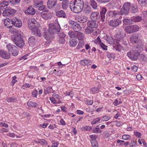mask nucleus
<instances>
[{
  "mask_svg": "<svg viewBox=\"0 0 147 147\" xmlns=\"http://www.w3.org/2000/svg\"><path fill=\"white\" fill-rule=\"evenodd\" d=\"M143 45L142 44H139L136 45L135 47L127 52V55L128 58L133 61H136L140 55V53L142 51Z\"/></svg>",
  "mask_w": 147,
  "mask_h": 147,
  "instance_id": "nucleus-1",
  "label": "nucleus"
},
{
  "mask_svg": "<svg viewBox=\"0 0 147 147\" xmlns=\"http://www.w3.org/2000/svg\"><path fill=\"white\" fill-rule=\"evenodd\" d=\"M69 7L71 11L75 13L81 12L84 7V2L81 0H75L69 3Z\"/></svg>",
  "mask_w": 147,
  "mask_h": 147,
  "instance_id": "nucleus-2",
  "label": "nucleus"
},
{
  "mask_svg": "<svg viewBox=\"0 0 147 147\" xmlns=\"http://www.w3.org/2000/svg\"><path fill=\"white\" fill-rule=\"evenodd\" d=\"M107 11L106 7H102L100 9V15L99 13L97 12H93L91 14L90 18L91 20L96 21H98L100 17V20L102 22H105V14Z\"/></svg>",
  "mask_w": 147,
  "mask_h": 147,
  "instance_id": "nucleus-3",
  "label": "nucleus"
},
{
  "mask_svg": "<svg viewBox=\"0 0 147 147\" xmlns=\"http://www.w3.org/2000/svg\"><path fill=\"white\" fill-rule=\"evenodd\" d=\"M11 38L13 42L18 47L22 48L24 45V41L20 34L13 35Z\"/></svg>",
  "mask_w": 147,
  "mask_h": 147,
  "instance_id": "nucleus-4",
  "label": "nucleus"
},
{
  "mask_svg": "<svg viewBox=\"0 0 147 147\" xmlns=\"http://www.w3.org/2000/svg\"><path fill=\"white\" fill-rule=\"evenodd\" d=\"M49 32L51 34H57L60 31V27L58 22L49 25Z\"/></svg>",
  "mask_w": 147,
  "mask_h": 147,
  "instance_id": "nucleus-5",
  "label": "nucleus"
},
{
  "mask_svg": "<svg viewBox=\"0 0 147 147\" xmlns=\"http://www.w3.org/2000/svg\"><path fill=\"white\" fill-rule=\"evenodd\" d=\"M8 52L11 55L14 56H17L19 53V50L18 47L15 45L8 44L6 46Z\"/></svg>",
  "mask_w": 147,
  "mask_h": 147,
  "instance_id": "nucleus-6",
  "label": "nucleus"
},
{
  "mask_svg": "<svg viewBox=\"0 0 147 147\" xmlns=\"http://www.w3.org/2000/svg\"><path fill=\"white\" fill-rule=\"evenodd\" d=\"M130 6L131 3L130 2L125 3L119 12L120 15L125 16L127 15L130 11Z\"/></svg>",
  "mask_w": 147,
  "mask_h": 147,
  "instance_id": "nucleus-7",
  "label": "nucleus"
},
{
  "mask_svg": "<svg viewBox=\"0 0 147 147\" xmlns=\"http://www.w3.org/2000/svg\"><path fill=\"white\" fill-rule=\"evenodd\" d=\"M69 23L71 28L76 32H78L81 29L80 25L76 22L70 20L69 21Z\"/></svg>",
  "mask_w": 147,
  "mask_h": 147,
  "instance_id": "nucleus-8",
  "label": "nucleus"
},
{
  "mask_svg": "<svg viewBox=\"0 0 147 147\" xmlns=\"http://www.w3.org/2000/svg\"><path fill=\"white\" fill-rule=\"evenodd\" d=\"M39 26V24L35 19H29L28 20V27L30 30H31Z\"/></svg>",
  "mask_w": 147,
  "mask_h": 147,
  "instance_id": "nucleus-9",
  "label": "nucleus"
},
{
  "mask_svg": "<svg viewBox=\"0 0 147 147\" xmlns=\"http://www.w3.org/2000/svg\"><path fill=\"white\" fill-rule=\"evenodd\" d=\"M119 33L115 35V37L116 39V42H119L120 40L123 39L124 37L126 36V34L124 31L121 28H119Z\"/></svg>",
  "mask_w": 147,
  "mask_h": 147,
  "instance_id": "nucleus-10",
  "label": "nucleus"
},
{
  "mask_svg": "<svg viewBox=\"0 0 147 147\" xmlns=\"http://www.w3.org/2000/svg\"><path fill=\"white\" fill-rule=\"evenodd\" d=\"M16 11L15 9L9 7L3 12V16L7 18L13 15Z\"/></svg>",
  "mask_w": 147,
  "mask_h": 147,
  "instance_id": "nucleus-11",
  "label": "nucleus"
},
{
  "mask_svg": "<svg viewBox=\"0 0 147 147\" xmlns=\"http://www.w3.org/2000/svg\"><path fill=\"white\" fill-rule=\"evenodd\" d=\"M139 29V26L135 25L126 26L125 28V30L128 33H131L138 31Z\"/></svg>",
  "mask_w": 147,
  "mask_h": 147,
  "instance_id": "nucleus-12",
  "label": "nucleus"
},
{
  "mask_svg": "<svg viewBox=\"0 0 147 147\" xmlns=\"http://www.w3.org/2000/svg\"><path fill=\"white\" fill-rule=\"evenodd\" d=\"M120 15L119 11H108L107 13V18L109 19L118 17Z\"/></svg>",
  "mask_w": 147,
  "mask_h": 147,
  "instance_id": "nucleus-13",
  "label": "nucleus"
},
{
  "mask_svg": "<svg viewBox=\"0 0 147 147\" xmlns=\"http://www.w3.org/2000/svg\"><path fill=\"white\" fill-rule=\"evenodd\" d=\"M26 15L29 16L34 15L36 13V10L33 5H30L25 11Z\"/></svg>",
  "mask_w": 147,
  "mask_h": 147,
  "instance_id": "nucleus-14",
  "label": "nucleus"
},
{
  "mask_svg": "<svg viewBox=\"0 0 147 147\" xmlns=\"http://www.w3.org/2000/svg\"><path fill=\"white\" fill-rule=\"evenodd\" d=\"M121 23V21L118 19L111 20L108 22V24L113 27L117 26L119 25Z\"/></svg>",
  "mask_w": 147,
  "mask_h": 147,
  "instance_id": "nucleus-15",
  "label": "nucleus"
},
{
  "mask_svg": "<svg viewBox=\"0 0 147 147\" xmlns=\"http://www.w3.org/2000/svg\"><path fill=\"white\" fill-rule=\"evenodd\" d=\"M40 15L42 18L47 20L51 18L52 17L51 14L49 12L48 10L43 11L41 13Z\"/></svg>",
  "mask_w": 147,
  "mask_h": 147,
  "instance_id": "nucleus-16",
  "label": "nucleus"
},
{
  "mask_svg": "<svg viewBox=\"0 0 147 147\" xmlns=\"http://www.w3.org/2000/svg\"><path fill=\"white\" fill-rule=\"evenodd\" d=\"M13 26L20 28L22 26V22L21 20L16 17H15L12 19Z\"/></svg>",
  "mask_w": 147,
  "mask_h": 147,
  "instance_id": "nucleus-17",
  "label": "nucleus"
},
{
  "mask_svg": "<svg viewBox=\"0 0 147 147\" xmlns=\"http://www.w3.org/2000/svg\"><path fill=\"white\" fill-rule=\"evenodd\" d=\"M57 3V0H48L47 7L50 9H54Z\"/></svg>",
  "mask_w": 147,
  "mask_h": 147,
  "instance_id": "nucleus-18",
  "label": "nucleus"
},
{
  "mask_svg": "<svg viewBox=\"0 0 147 147\" xmlns=\"http://www.w3.org/2000/svg\"><path fill=\"white\" fill-rule=\"evenodd\" d=\"M55 11L56 13V16L59 18H67L65 12L63 10L57 11L56 7L55 8Z\"/></svg>",
  "mask_w": 147,
  "mask_h": 147,
  "instance_id": "nucleus-19",
  "label": "nucleus"
},
{
  "mask_svg": "<svg viewBox=\"0 0 147 147\" xmlns=\"http://www.w3.org/2000/svg\"><path fill=\"white\" fill-rule=\"evenodd\" d=\"M87 25L94 29H96L98 26V24L94 20H89L87 22Z\"/></svg>",
  "mask_w": 147,
  "mask_h": 147,
  "instance_id": "nucleus-20",
  "label": "nucleus"
},
{
  "mask_svg": "<svg viewBox=\"0 0 147 147\" xmlns=\"http://www.w3.org/2000/svg\"><path fill=\"white\" fill-rule=\"evenodd\" d=\"M85 33L87 34H89L91 33H92L94 35H97V33L96 29H94L92 28L87 26L85 30Z\"/></svg>",
  "mask_w": 147,
  "mask_h": 147,
  "instance_id": "nucleus-21",
  "label": "nucleus"
},
{
  "mask_svg": "<svg viewBox=\"0 0 147 147\" xmlns=\"http://www.w3.org/2000/svg\"><path fill=\"white\" fill-rule=\"evenodd\" d=\"M0 56L6 59H9L10 58V55L9 53L3 50H0Z\"/></svg>",
  "mask_w": 147,
  "mask_h": 147,
  "instance_id": "nucleus-22",
  "label": "nucleus"
},
{
  "mask_svg": "<svg viewBox=\"0 0 147 147\" xmlns=\"http://www.w3.org/2000/svg\"><path fill=\"white\" fill-rule=\"evenodd\" d=\"M139 34H133L130 36V40L132 44L137 43L138 42Z\"/></svg>",
  "mask_w": 147,
  "mask_h": 147,
  "instance_id": "nucleus-23",
  "label": "nucleus"
},
{
  "mask_svg": "<svg viewBox=\"0 0 147 147\" xmlns=\"http://www.w3.org/2000/svg\"><path fill=\"white\" fill-rule=\"evenodd\" d=\"M12 21V19H6L4 21V25L7 28L11 27L13 26Z\"/></svg>",
  "mask_w": 147,
  "mask_h": 147,
  "instance_id": "nucleus-24",
  "label": "nucleus"
},
{
  "mask_svg": "<svg viewBox=\"0 0 147 147\" xmlns=\"http://www.w3.org/2000/svg\"><path fill=\"white\" fill-rule=\"evenodd\" d=\"M38 27L35 28L31 30L32 32V34L36 36L40 37L41 36V34L40 33V30L38 28Z\"/></svg>",
  "mask_w": 147,
  "mask_h": 147,
  "instance_id": "nucleus-25",
  "label": "nucleus"
},
{
  "mask_svg": "<svg viewBox=\"0 0 147 147\" xmlns=\"http://www.w3.org/2000/svg\"><path fill=\"white\" fill-rule=\"evenodd\" d=\"M59 43L61 44H64L65 42V34L62 32L59 33Z\"/></svg>",
  "mask_w": 147,
  "mask_h": 147,
  "instance_id": "nucleus-26",
  "label": "nucleus"
},
{
  "mask_svg": "<svg viewBox=\"0 0 147 147\" xmlns=\"http://www.w3.org/2000/svg\"><path fill=\"white\" fill-rule=\"evenodd\" d=\"M9 5V2L6 1H3L0 2V9H5L7 7V6Z\"/></svg>",
  "mask_w": 147,
  "mask_h": 147,
  "instance_id": "nucleus-27",
  "label": "nucleus"
},
{
  "mask_svg": "<svg viewBox=\"0 0 147 147\" xmlns=\"http://www.w3.org/2000/svg\"><path fill=\"white\" fill-rule=\"evenodd\" d=\"M130 11L131 13H136L138 11V8L137 5L136 4H133L131 6Z\"/></svg>",
  "mask_w": 147,
  "mask_h": 147,
  "instance_id": "nucleus-28",
  "label": "nucleus"
},
{
  "mask_svg": "<svg viewBox=\"0 0 147 147\" xmlns=\"http://www.w3.org/2000/svg\"><path fill=\"white\" fill-rule=\"evenodd\" d=\"M69 43L70 46L71 47H75L77 43V40L76 38L70 39Z\"/></svg>",
  "mask_w": 147,
  "mask_h": 147,
  "instance_id": "nucleus-29",
  "label": "nucleus"
},
{
  "mask_svg": "<svg viewBox=\"0 0 147 147\" xmlns=\"http://www.w3.org/2000/svg\"><path fill=\"white\" fill-rule=\"evenodd\" d=\"M90 4L93 9H97V3L95 0H90Z\"/></svg>",
  "mask_w": 147,
  "mask_h": 147,
  "instance_id": "nucleus-30",
  "label": "nucleus"
},
{
  "mask_svg": "<svg viewBox=\"0 0 147 147\" xmlns=\"http://www.w3.org/2000/svg\"><path fill=\"white\" fill-rule=\"evenodd\" d=\"M69 1L67 0H63L62 3V7L63 9H66L68 7Z\"/></svg>",
  "mask_w": 147,
  "mask_h": 147,
  "instance_id": "nucleus-31",
  "label": "nucleus"
},
{
  "mask_svg": "<svg viewBox=\"0 0 147 147\" xmlns=\"http://www.w3.org/2000/svg\"><path fill=\"white\" fill-rule=\"evenodd\" d=\"M92 11L91 7L88 5H87L86 7H85L84 8L83 12L85 14H88L91 12Z\"/></svg>",
  "mask_w": 147,
  "mask_h": 147,
  "instance_id": "nucleus-32",
  "label": "nucleus"
},
{
  "mask_svg": "<svg viewBox=\"0 0 147 147\" xmlns=\"http://www.w3.org/2000/svg\"><path fill=\"white\" fill-rule=\"evenodd\" d=\"M80 63L83 65H90L92 63L91 61L87 59H83L80 61Z\"/></svg>",
  "mask_w": 147,
  "mask_h": 147,
  "instance_id": "nucleus-33",
  "label": "nucleus"
},
{
  "mask_svg": "<svg viewBox=\"0 0 147 147\" xmlns=\"http://www.w3.org/2000/svg\"><path fill=\"white\" fill-rule=\"evenodd\" d=\"M36 41V39L34 36H31L29 37L28 40V42L29 44H34Z\"/></svg>",
  "mask_w": 147,
  "mask_h": 147,
  "instance_id": "nucleus-34",
  "label": "nucleus"
},
{
  "mask_svg": "<svg viewBox=\"0 0 147 147\" xmlns=\"http://www.w3.org/2000/svg\"><path fill=\"white\" fill-rule=\"evenodd\" d=\"M76 38H77L80 41L83 40V39L84 37V35L83 33H81L79 32H77L76 35Z\"/></svg>",
  "mask_w": 147,
  "mask_h": 147,
  "instance_id": "nucleus-35",
  "label": "nucleus"
},
{
  "mask_svg": "<svg viewBox=\"0 0 147 147\" xmlns=\"http://www.w3.org/2000/svg\"><path fill=\"white\" fill-rule=\"evenodd\" d=\"M87 18L85 16H80L79 17L78 22L81 23H84L86 22L87 21Z\"/></svg>",
  "mask_w": 147,
  "mask_h": 147,
  "instance_id": "nucleus-36",
  "label": "nucleus"
},
{
  "mask_svg": "<svg viewBox=\"0 0 147 147\" xmlns=\"http://www.w3.org/2000/svg\"><path fill=\"white\" fill-rule=\"evenodd\" d=\"M123 23L125 24H130L133 23L132 18L130 19H124L123 20Z\"/></svg>",
  "mask_w": 147,
  "mask_h": 147,
  "instance_id": "nucleus-37",
  "label": "nucleus"
},
{
  "mask_svg": "<svg viewBox=\"0 0 147 147\" xmlns=\"http://www.w3.org/2000/svg\"><path fill=\"white\" fill-rule=\"evenodd\" d=\"M132 19L133 22H137L141 21L142 20V18L139 16H137L133 17Z\"/></svg>",
  "mask_w": 147,
  "mask_h": 147,
  "instance_id": "nucleus-38",
  "label": "nucleus"
},
{
  "mask_svg": "<svg viewBox=\"0 0 147 147\" xmlns=\"http://www.w3.org/2000/svg\"><path fill=\"white\" fill-rule=\"evenodd\" d=\"M6 100L8 102H15L17 101L16 98L14 97L7 98Z\"/></svg>",
  "mask_w": 147,
  "mask_h": 147,
  "instance_id": "nucleus-39",
  "label": "nucleus"
},
{
  "mask_svg": "<svg viewBox=\"0 0 147 147\" xmlns=\"http://www.w3.org/2000/svg\"><path fill=\"white\" fill-rule=\"evenodd\" d=\"M85 42L83 40L80 41L78 42V46H77L76 49H80L82 48L84 46Z\"/></svg>",
  "mask_w": 147,
  "mask_h": 147,
  "instance_id": "nucleus-40",
  "label": "nucleus"
},
{
  "mask_svg": "<svg viewBox=\"0 0 147 147\" xmlns=\"http://www.w3.org/2000/svg\"><path fill=\"white\" fill-rule=\"evenodd\" d=\"M27 105L30 107H36L37 105L36 103L29 100L27 104Z\"/></svg>",
  "mask_w": 147,
  "mask_h": 147,
  "instance_id": "nucleus-41",
  "label": "nucleus"
},
{
  "mask_svg": "<svg viewBox=\"0 0 147 147\" xmlns=\"http://www.w3.org/2000/svg\"><path fill=\"white\" fill-rule=\"evenodd\" d=\"M68 34L70 37V39L74 38L76 37V34L75 32L72 31H70L68 32Z\"/></svg>",
  "mask_w": 147,
  "mask_h": 147,
  "instance_id": "nucleus-42",
  "label": "nucleus"
},
{
  "mask_svg": "<svg viewBox=\"0 0 147 147\" xmlns=\"http://www.w3.org/2000/svg\"><path fill=\"white\" fill-rule=\"evenodd\" d=\"M107 42L110 44H114V40L111 37H109L107 38Z\"/></svg>",
  "mask_w": 147,
  "mask_h": 147,
  "instance_id": "nucleus-43",
  "label": "nucleus"
},
{
  "mask_svg": "<svg viewBox=\"0 0 147 147\" xmlns=\"http://www.w3.org/2000/svg\"><path fill=\"white\" fill-rule=\"evenodd\" d=\"M90 90L93 94L97 93L99 91V88L96 87L91 88Z\"/></svg>",
  "mask_w": 147,
  "mask_h": 147,
  "instance_id": "nucleus-44",
  "label": "nucleus"
},
{
  "mask_svg": "<svg viewBox=\"0 0 147 147\" xmlns=\"http://www.w3.org/2000/svg\"><path fill=\"white\" fill-rule=\"evenodd\" d=\"M117 43V45L116 46H113V47L117 51H120L122 47L120 43Z\"/></svg>",
  "mask_w": 147,
  "mask_h": 147,
  "instance_id": "nucleus-45",
  "label": "nucleus"
},
{
  "mask_svg": "<svg viewBox=\"0 0 147 147\" xmlns=\"http://www.w3.org/2000/svg\"><path fill=\"white\" fill-rule=\"evenodd\" d=\"M139 56L140 57V59L144 61H147V58L146 56L144 54H140Z\"/></svg>",
  "mask_w": 147,
  "mask_h": 147,
  "instance_id": "nucleus-46",
  "label": "nucleus"
},
{
  "mask_svg": "<svg viewBox=\"0 0 147 147\" xmlns=\"http://www.w3.org/2000/svg\"><path fill=\"white\" fill-rule=\"evenodd\" d=\"M142 6H147V1L146 0H140L139 3Z\"/></svg>",
  "mask_w": 147,
  "mask_h": 147,
  "instance_id": "nucleus-47",
  "label": "nucleus"
},
{
  "mask_svg": "<svg viewBox=\"0 0 147 147\" xmlns=\"http://www.w3.org/2000/svg\"><path fill=\"white\" fill-rule=\"evenodd\" d=\"M52 88L51 87H49L47 88L46 90L45 89L44 93L45 94H49L51 92Z\"/></svg>",
  "mask_w": 147,
  "mask_h": 147,
  "instance_id": "nucleus-48",
  "label": "nucleus"
},
{
  "mask_svg": "<svg viewBox=\"0 0 147 147\" xmlns=\"http://www.w3.org/2000/svg\"><path fill=\"white\" fill-rule=\"evenodd\" d=\"M38 143L42 145H47V141L43 139L39 140Z\"/></svg>",
  "mask_w": 147,
  "mask_h": 147,
  "instance_id": "nucleus-49",
  "label": "nucleus"
},
{
  "mask_svg": "<svg viewBox=\"0 0 147 147\" xmlns=\"http://www.w3.org/2000/svg\"><path fill=\"white\" fill-rule=\"evenodd\" d=\"M117 43H120L121 44H123L125 45H127L128 44V41L123 39L120 40L119 42H117Z\"/></svg>",
  "mask_w": 147,
  "mask_h": 147,
  "instance_id": "nucleus-50",
  "label": "nucleus"
},
{
  "mask_svg": "<svg viewBox=\"0 0 147 147\" xmlns=\"http://www.w3.org/2000/svg\"><path fill=\"white\" fill-rule=\"evenodd\" d=\"M107 57L109 59H111L112 58H115L114 54L113 53H108L107 55Z\"/></svg>",
  "mask_w": 147,
  "mask_h": 147,
  "instance_id": "nucleus-51",
  "label": "nucleus"
},
{
  "mask_svg": "<svg viewBox=\"0 0 147 147\" xmlns=\"http://www.w3.org/2000/svg\"><path fill=\"white\" fill-rule=\"evenodd\" d=\"M100 120V118L99 117L95 119L91 122V124L93 125H94L99 121Z\"/></svg>",
  "mask_w": 147,
  "mask_h": 147,
  "instance_id": "nucleus-52",
  "label": "nucleus"
},
{
  "mask_svg": "<svg viewBox=\"0 0 147 147\" xmlns=\"http://www.w3.org/2000/svg\"><path fill=\"white\" fill-rule=\"evenodd\" d=\"M91 142L92 147H98V143L96 141L92 140Z\"/></svg>",
  "mask_w": 147,
  "mask_h": 147,
  "instance_id": "nucleus-53",
  "label": "nucleus"
},
{
  "mask_svg": "<svg viewBox=\"0 0 147 147\" xmlns=\"http://www.w3.org/2000/svg\"><path fill=\"white\" fill-rule=\"evenodd\" d=\"M130 138V136L129 135H124L122 136V139L125 140H129Z\"/></svg>",
  "mask_w": 147,
  "mask_h": 147,
  "instance_id": "nucleus-54",
  "label": "nucleus"
},
{
  "mask_svg": "<svg viewBox=\"0 0 147 147\" xmlns=\"http://www.w3.org/2000/svg\"><path fill=\"white\" fill-rule=\"evenodd\" d=\"M38 9L39 10L41 11H45V10H47L46 7L45 5H41V6H40L39 8H38Z\"/></svg>",
  "mask_w": 147,
  "mask_h": 147,
  "instance_id": "nucleus-55",
  "label": "nucleus"
},
{
  "mask_svg": "<svg viewBox=\"0 0 147 147\" xmlns=\"http://www.w3.org/2000/svg\"><path fill=\"white\" fill-rule=\"evenodd\" d=\"M34 5V6L36 8H39V7L41 6V5H43V3L42 2H40L38 3H35L33 4Z\"/></svg>",
  "mask_w": 147,
  "mask_h": 147,
  "instance_id": "nucleus-56",
  "label": "nucleus"
},
{
  "mask_svg": "<svg viewBox=\"0 0 147 147\" xmlns=\"http://www.w3.org/2000/svg\"><path fill=\"white\" fill-rule=\"evenodd\" d=\"M90 137L92 139L90 140L91 142H92V140L96 141V140L97 138V136L96 135L92 134L90 135Z\"/></svg>",
  "mask_w": 147,
  "mask_h": 147,
  "instance_id": "nucleus-57",
  "label": "nucleus"
},
{
  "mask_svg": "<svg viewBox=\"0 0 147 147\" xmlns=\"http://www.w3.org/2000/svg\"><path fill=\"white\" fill-rule=\"evenodd\" d=\"M94 42L96 44L99 45L102 42L99 36H98L97 38L95 39Z\"/></svg>",
  "mask_w": 147,
  "mask_h": 147,
  "instance_id": "nucleus-58",
  "label": "nucleus"
},
{
  "mask_svg": "<svg viewBox=\"0 0 147 147\" xmlns=\"http://www.w3.org/2000/svg\"><path fill=\"white\" fill-rule=\"evenodd\" d=\"M16 78L17 77L15 76H14L12 78L11 83L13 85H14V84L17 82V80H16Z\"/></svg>",
  "mask_w": 147,
  "mask_h": 147,
  "instance_id": "nucleus-59",
  "label": "nucleus"
},
{
  "mask_svg": "<svg viewBox=\"0 0 147 147\" xmlns=\"http://www.w3.org/2000/svg\"><path fill=\"white\" fill-rule=\"evenodd\" d=\"M99 45H100L102 48L104 50H107V47L103 43L101 42Z\"/></svg>",
  "mask_w": 147,
  "mask_h": 147,
  "instance_id": "nucleus-60",
  "label": "nucleus"
},
{
  "mask_svg": "<svg viewBox=\"0 0 147 147\" xmlns=\"http://www.w3.org/2000/svg\"><path fill=\"white\" fill-rule=\"evenodd\" d=\"M134 135L136 136V137L140 138L141 137L142 134L140 132L137 131L134 132Z\"/></svg>",
  "mask_w": 147,
  "mask_h": 147,
  "instance_id": "nucleus-61",
  "label": "nucleus"
},
{
  "mask_svg": "<svg viewBox=\"0 0 147 147\" xmlns=\"http://www.w3.org/2000/svg\"><path fill=\"white\" fill-rule=\"evenodd\" d=\"M9 28V32L11 33H14V32L16 33V30L15 29L12 27V26H11V27H10V28Z\"/></svg>",
  "mask_w": 147,
  "mask_h": 147,
  "instance_id": "nucleus-62",
  "label": "nucleus"
},
{
  "mask_svg": "<svg viewBox=\"0 0 147 147\" xmlns=\"http://www.w3.org/2000/svg\"><path fill=\"white\" fill-rule=\"evenodd\" d=\"M38 95V91L37 90H35L32 92V95L34 97H36Z\"/></svg>",
  "mask_w": 147,
  "mask_h": 147,
  "instance_id": "nucleus-63",
  "label": "nucleus"
},
{
  "mask_svg": "<svg viewBox=\"0 0 147 147\" xmlns=\"http://www.w3.org/2000/svg\"><path fill=\"white\" fill-rule=\"evenodd\" d=\"M0 126L1 127H8V125L6 123L1 122L0 123Z\"/></svg>",
  "mask_w": 147,
  "mask_h": 147,
  "instance_id": "nucleus-64",
  "label": "nucleus"
}]
</instances>
